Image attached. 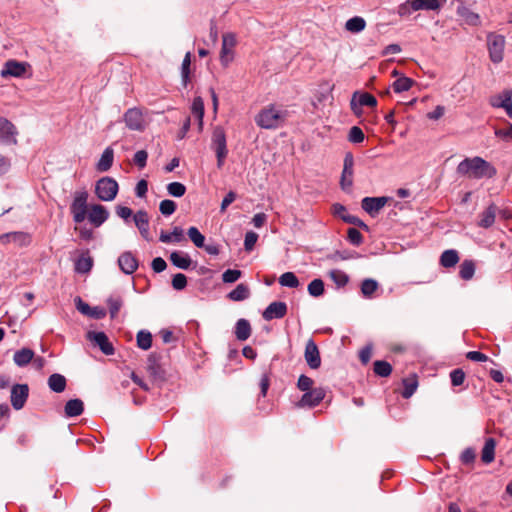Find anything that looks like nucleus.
I'll list each match as a JSON object with an SVG mask.
<instances>
[{
  "mask_svg": "<svg viewBox=\"0 0 512 512\" xmlns=\"http://www.w3.org/2000/svg\"><path fill=\"white\" fill-rule=\"evenodd\" d=\"M413 83L414 81L409 77H400L394 81L393 89L396 93L408 91L412 87Z\"/></svg>",
  "mask_w": 512,
  "mask_h": 512,
  "instance_id": "48",
  "label": "nucleus"
},
{
  "mask_svg": "<svg viewBox=\"0 0 512 512\" xmlns=\"http://www.w3.org/2000/svg\"><path fill=\"white\" fill-rule=\"evenodd\" d=\"M113 161H114V150L111 147H107L103 151V153L96 165V168L99 172H106L112 167Z\"/></svg>",
  "mask_w": 512,
  "mask_h": 512,
  "instance_id": "27",
  "label": "nucleus"
},
{
  "mask_svg": "<svg viewBox=\"0 0 512 512\" xmlns=\"http://www.w3.org/2000/svg\"><path fill=\"white\" fill-rule=\"evenodd\" d=\"M249 295L250 291L248 286L241 283L238 284L236 288L228 294V298L232 301H243L247 299Z\"/></svg>",
  "mask_w": 512,
  "mask_h": 512,
  "instance_id": "37",
  "label": "nucleus"
},
{
  "mask_svg": "<svg viewBox=\"0 0 512 512\" xmlns=\"http://www.w3.org/2000/svg\"><path fill=\"white\" fill-rule=\"evenodd\" d=\"M353 166L354 157L352 153H347L344 158L343 171L341 175V188L344 191H350L353 184Z\"/></svg>",
  "mask_w": 512,
  "mask_h": 512,
  "instance_id": "11",
  "label": "nucleus"
},
{
  "mask_svg": "<svg viewBox=\"0 0 512 512\" xmlns=\"http://www.w3.org/2000/svg\"><path fill=\"white\" fill-rule=\"evenodd\" d=\"M387 197H365L362 199L361 206L371 216H375L387 203Z\"/></svg>",
  "mask_w": 512,
  "mask_h": 512,
  "instance_id": "17",
  "label": "nucleus"
},
{
  "mask_svg": "<svg viewBox=\"0 0 512 512\" xmlns=\"http://www.w3.org/2000/svg\"><path fill=\"white\" fill-rule=\"evenodd\" d=\"M187 285V277L182 273H177L173 276L172 287L175 290H182Z\"/></svg>",
  "mask_w": 512,
  "mask_h": 512,
  "instance_id": "58",
  "label": "nucleus"
},
{
  "mask_svg": "<svg viewBox=\"0 0 512 512\" xmlns=\"http://www.w3.org/2000/svg\"><path fill=\"white\" fill-rule=\"evenodd\" d=\"M377 99L370 93L355 92L352 96L350 106L353 113L360 116L362 113V106L375 107Z\"/></svg>",
  "mask_w": 512,
  "mask_h": 512,
  "instance_id": "8",
  "label": "nucleus"
},
{
  "mask_svg": "<svg viewBox=\"0 0 512 512\" xmlns=\"http://www.w3.org/2000/svg\"><path fill=\"white\" fill-rule=\"evenodd\" d=\"M191 53L187 52L181 65V77L183 86L186 87L190 81Z\"/></svg>",
  "mask_w": 512,
  "mask_h": 512,
  "instance_id": "42",
  "label": "nucleus"
},
{
  "mask_svg": "<svg viewBox=\"0 0 512 512\" xmlns=\"http://www.w3.org/2000/svg\"><path fill=\"white\" fill-rule=\"evenodd\" d=\"M167 191L173 197H182L186 192V187L180 182H171L167 185Z\"/></svg>",
  "mask_w": 512,
  "mask_h": 512,
  "instance_id": "51",
  "label": "nucleus"
},
{
  "mask_svg": "<svg viewBox=\"0 0 512 512\" xmlns=\"http://www.w3.org/2000/svg\"><path fill=\"white\" fill-rule=\"evenodd\" d=\"M418 387V381L416 375L403 379V391L402 396L404 398H410Z\"/></svg>",
  "mask_w": 512,
  "mask_h": 512,
  "instance_id": "38",
  "label": "nucleus"
},
{
  "mask_svg": "<svg viewBox=\"0 0 512 512\" xmlns=\"http://www.w3.org/2000/svg\"><path fill=\"white\" fill-rule=\"evenodd\" d=\"M251 335V326L248 320L239 319L235 325V336L239 341L247 340Z\"/></svg>",
  "mask_w": 512,
  "mask_h": 512,
  "instance_id": "32",
  "label": "nucleus"
},
{
  "mask_svg": "<svg viewBox=\"0 0 512 512\" xmlns=\"http://www.w3.org/2000/svg\"><path fill=\"white\" fill-rule=\"evenodd\" d=\"M241 271L237 269H228L222 274L224 283L236 282L241 277Z\"/></svg>",
  "mask_w": 512,
  "mask_h": 512,
  "instance_id": "56",
  "label": "nucleus"
},
{
  "mask_svg": "<svg viewBox=\"0 0 512 512\" xmlns=\"http://www.w3.org/2000/svg\"><path fill=\"white\" fill-rule=\"evenodd\" d=\"M457 173L471 179H482L494 177L497 170L488 161L475 156L461 161L457 167Z\"/></svg>",
  "mask_w": 512,
  "mask_h": 512,
  "instance_id": "1",
  "label": "nucleus"
},
{
  "mask_svg": "<svg viewBox=\"0 0 512 512\" xmlns=\"http://www.w3.org/2000/svg\"><path fill=\"white\" fill-rule=\"evenodd\" d=\"M456 14L458 16V21L462 25L479 26L481 24L480 16L471 11L462 2H458Z\"/></svg>",
  "mask_w": 512,
  "mask_h": 512,
  "instance_id": "12",
  "label": "nucleus"
},
{
  "mask_svg": "<svg viewBox=\"0 0 512 512\" xmlns=\"http://www.w3.org/2000/svg\"><path fill=\"white\" fill-rule=\"evenodd\" d=\"M177 205L173 200L165 199L160 202L159 210L162 215L170 216L176 211Z\"/></svg>",
  "mask_w": 512,
  "mask_h": 512,
  "instance_id": "50",
  "label": "nucleus"
},
{
  "mask_svg": "<svg viewBox=\"0 0 512 512\" xmlns=\"http://www.w3.org/2000/svg\"><path fill=\"white\" fill-rule=\"evenodd\" d=\"M236 45L235 35L226 33L222 37V47L220 52V61L223 66H228L233 60V48Z\"/></svg>",
  "mask_w": 512,
  "mask_h": 512,
  "instance_id": "10",
  "label": "nucleus"
},
{
  "mask_svg": "<svg viewBox=\"0 0 512 512\" xmlns=\"http://www.w3.org/2000/svg\"><path fill=\"white\" fill-rule=\"evenodd\" d=\"M18 134L16 126L5 117H0V143L17 144Z\"/></svg>",
  "mask_w": 512,
  "mask_h": 512,
  "instance_id": "9",
  "label": "nucleus"
},
{
  "mask_svg": "<svg viewBox=\"0 0 512 512\" xmlns=\"http://www.w3.org/2000/svg\"><path fill=\"white\" fill-rule=\"evenodd\" d=\"M29 395L27 384H16L11 389V404L14 409L20 410L24 407Z\"/></svg>",
  "mask_w": 512,
  "mask_h": 512,
  "instance_id": "13",
  "label": "nucleus"
},
{
  "mask_svg": "<svg viewBox=\"0 0 512 512\" xmlns=\"http://www.w3.org/2000/svg\"><path fill=\"white\" fill-rule=\"evenodd\" d=\"M172 264L180 269H188L192 263L188 254L181 251H174L170 254Z\"/></svg>",
  "mask_w": 512,
  "mask_h": 512,
  "instance_id": "29",
  "label": "nucleus"
},
{
  "mask_svg": "<svg viewBox=\"0 0 512 512\" xmlns=\"http://www.w3.org/2000/svg\"><path fill=\"white\" fill-rule=\"evenodd\" d=\"M87 191H76L71 204V213L76 223H82L87 215Z\"/></svg>",
  "mask_w": 512,
  "mask_h": 512,
  "instance_id": "6",
  "label": "nucleus"
},
{
  "mask_svg": "<svg viewBox=\"0 0 512 512\" xmlns=\"http://www.w3.org/2000/svg\"><path fill=\"white\" fill-rule=\"evenodd\" d=\"M27 64L16 60H8L1 71L2 77H21L26 72Z\"/></svg>",
  "mask_w": 512,
  "mask_h": 512,
  "instance_id": "23",
  "label": "nucleus"
},
{
  "mask_svg": "<svg viewBox=\"0 0 512 512\" xmlns=\"http://www.w3.org/2000/svg\"><path fill=\"white\" fill-rule=\"evenodd\" d=\"M414 6L413 0H406L404 3L400 4L397 8V13L400 17H408L412 12L417 11L416 8H412Z\"/></svg>",
  "mask_w": 512,
  "mask_h": 512,
  "instance_id": "52",
  "label": "nucleus"
},
{
  "mask_svg": "<svg viewBox=\"0 0 512 512\" xmlns=\"http://www.w3.org/2000/svg\"><path fill=\"white\" fill-rule=\"evenodd\" d=\"M118 265L123 273L130 275L137 270L138 260L130 251H126L119 256Z\"/></svg>",
  "mask_w": 512,
  "mask_h": 512,
  "instance_id": "20",
  "label": "nucleus"
},
{
  "mask_svg": "<svg viewBox=\"0 0 512 512\" xmlns=\"http://www.w3.org/2000/svg\"><path fill=\"white\" fill-rule=\"evenodd\" d=\"M108 217L109 212L104 206L100 204L93 205L88 215L89 221L96 227L102 225L108 219Z\"/></svg>",
  "mask_w": 512,
  "mask_h": 512,
  "instance_id": "24",
  "label": "nucleus"
},
{
  "mask_svg": "<svg viewBox=\"0 0 512 512\" xmlns=\"http://www.w3.org/2000/svg\"><path fill=\"white\" fill-rule=\"evenodd\" d=\"M258 240V234L253 232V231H249L246 233L245 235V239H244V248L246 251H251L256 242Z\"/></svg>",
  "mask_w": 512,
  "mask_h": 512,
  "instance_id": "59",
  "label": "nucleus"
},
{
  "mask_svg": "<svg viewBox=\"0 0 512 512\" xmlns=\"http://www.w3.org/2000/svg\"><path fill=\"white\" fill-rule=\"evenodd\" d=\"M364 138H365V135H364L362 129L359 128L358 126H353L350 129L349 135H348V140L351 143H361L364 141Z\"/></svg>",
  "mask_w": 512,
  "mask_h": 512,
  "instance_id": "53",
  "label": "nucleus"
},
{
  "mask_svg": "<svg viewBox=\"0 0 512 512\" xmlns=\"http://www.w3.org/2000/svg\"><path fill=\"white\" fill-rule=\"evenodd\" d=\"M465 380V373L462 369L458 368L450 372V382L453 386L457 387L463 384Z\"/></svg>",
  "mask_w": 512,
  "mask_h": 512,
  "instance_id": "55",
  "label": "nucleus"
},
{
  "mask_svg": "<svg viewBox=\"0 0 512 512\" xmlns=\"http://www.w3.org/2000/svg\"><path fill=\"white\" fill-rule=\"evenodd\" d=\"M498 208L495 204H490L480 215L478 226L482 228H490L496 219Z\"/></svg>",
  "mask_w": 512,
  "mask_h": 512,
  "instance_id": "25",
  "label": "nucleus"
},
{
  "mask_svg": "<svg viewBox=\"0 0 512 512\" xmlns=\"http://www.w3.org/2000/svg\"><path fill=\"white\" fill-rule=\"evenodd\" d=\"M313 383L310 377L303 374L298 378L297 387L306 393L312 390Z\"/></svg>",
  "mask_w": 512,
  "mask_h": 512,
  "instance_id": "57",
  "label": "nucleus"
},
{
  "mask_svg": "<svg viewBox=\"0 0 512 512\" xmlns=\"http://www.w3.org/2000/svg\"><path fill=\"white\" fill-rule=\"evenodd\" d=\"M329 276L337 287H344L349 281L348 275L338 269L331 270L329 272Z\"/></svg>",
  "mask_w": 512,
  "mask_h": 512,
  "instance_id": "47",
  "label": "nucleus"
},
{
  "mask_svg": "<svg viewBox=\"0 0 512 512\" xmlns=\"http://www.w3.org/2000/svg\"><path fill=\"white\" fill-rule=\"evenodd\" d=\"M308 293L312 297H320L324 294V282L322 279L317 278L312 280L307 287Z\"/></svg>",
  "mask_w": 512,
  "mask_h": 512,
  "instance_id": "43",
  "label": "nucleus"
},
{
  "mask_svg": "<svg viewBox=\"0 0 512 512\" xmlns=\"http://www.w3.org/2000/svg\"><path fill=\"white\" fill-rule=\"evenodd\" d=\"M490 104L495 108H503L509 117H512V91L505 90L491 97Z\"/></svg>",
  "mask_w": 512,
  "mask_h": 512,
  "instance_id": "14",
  "label": "nucleus"
},
{
  "mask_svg": "<svg viewBox=\"0 0 512 512\" xmlns=\"http://www.w3.org/2000/svg\"><path fill=\"white\" fill-rule=\"evenodd\" d=\"M134 223L138 228L141 236L146 241H151L152 237L149 232V216L145 210L137 211L133 216Z\"/></svg>",
  "mask_w": 512,
  "mask_h": 512,
  "instance_id": "19",
  "label": "nucleus"
},
{
  "mask_svg": "<svg viewBox=\"0 0 512 512\" xmlns=\"http://www.w3.org/2000/svg\"><path fill=\"white\" fill-rule=\"evenodd\" d=\"M148 153L145 150H139L134 154L133 162L140 169L144 168L147 163Z\"/></svg>",
  "mask_w": 512,
  "mask_h": 512,
  "instance_id": "61",
  "label": "nucleus"
},
{
  "mask_svg": "<svg viewBox=\"0 0 512 512\" xmlns=\"http://www.w3.org/2000/svg\"><path fill=\"white\" fill-rule=\"evenodd\" d=\"M325 397V390L321 387L313 388L309 392L303 394L299 401V406L301 407H315L317 406Z\"/></svg>",
  "mask_w": 512,
  "mask_h": 512,
  "instance_id": "15",
  "label": "nucleus"
},
{
  "mask_svg": "<svg viewBox=\"0 0 512 512\" xmlns=\"http://www.w3.org/2000/svg\"><path fill=\"white\" fill-rule=\"evenodd\" d=\"M107 305L111 318H115L123 305V300L120 296H110Z\"/></svg>",
  "mask_w": 512,
  "mask_h": 512,
  "instance_id": "46",
  "label": "nucleus"
},
{
  "mask_svg": "<svg viewBox=\"0 0 512 512\" xmlns=\"http://www.w3.org/2000/svg\"><path fill=\"white\" fill-rule=\"evenodd\" d=\"M288 112L276 105H268L255 116V123L262 129L275 130L284 125Z\"/></svg>",
  "mask_w": 512,
  "mask_h": 512,
  "instance_id": "2",
  "label": "nucleus"
},
{
  "mask_svg": "<svg viewBox=\"0 0 512 512\" xmlns=\"http://www.w3.org/2000/svg\"><path fill=\"white\" fill-rule=\"evenodd\" d=\"M151 267L156 273L164 271L167 267L165 260L161 257H156L152 260Z\"/></svg>",
  "mask_w": 512,
  "mask_h": 512,
  "instance_id": "62",
  "label": "nucleus"
},
{
  "mask_svg": "<svg viewBox=\"0 0 512 512\" xmlns=\"http://www.w3.org/2000/svg\"><path fill=\"white\" fill-rule=\"evenodd\" d=\"M116 214L123 220L127 221L132 216L133 211L129 207L119 205L116 207Z\"/></svg>",
  "mask_w": 512,
  "mask_h": 512,
  "instance_id": "64",
  "label": "nucleus"
},
{
  "mask_svg": "<svg viewBox=\"0 0 512 512\" xmlns=\"http://www.w3.org/2000/svg\"><path fill=\"white\" fill-rule=\"evenodd\" d=\"M119 185L111 177H102L96 182L95 193L102 201H112L117 196Z\"/></svg>",
  "mask_w": 512,
  "mask_h": 512,
  "instance_id": "5",
  "label": "nucleus"
},
{
  "mask_svg": "<svg viewBox=\"0 0 512 512\" xmlns=\"http://www.w3.org/2000/svg\"><path fill=\"white\" fill-rule=\"evenodd\" d=\"M347 238L354 246H359L363 242V236L356 228H349L347 230Z\"/></svg>",
  "mask_w": 512,
  "mask_h": 512,
  "instance_id": "54",
  "label": "nucleus"
},
{
  "mask_svg": "<svg viewBox=\"0 0 512 512\" xmlns=\"http://www.w3.org/2000/svg\"><path fill=\"white\" fill-rule=\"evenodd\" d=\"M476 266L473 260H464L459 266V277L469 281L475 274Z\"/></svg>",
  "mask_w": 512,
  "mask_h": 512,
  "instance_id": "36",
  "label": "nucleus"
},
{
  "mask_svg": "<svg viewBox=\"0 0 512 512\" xmlns=\"http://www.w3.org/2000/svg\"><path fill=\"white\" fill-rule=\"evenodd\" d=\"M496 442L493 438H487L481 452V460L485 464L494 461Z\"/></svg>",
  "mask_w": 512,
  "mask_h": 512,
  "instance_id": "30",
  "label": "nucleus"
},
{
  "mask_svg": "<svg viewBox=\"0 0 512 512\" xmlns=\"http://www.w3.org/2000/svg\"><path fill=\"white\" fill-rule=\"evenodd\" d=\"M187 234L196 247H204L205 237L200 233V231L196 227H190L187 231Z\"/></svg>",
  "mask_w": 512,
  "mask_h": 512,
  "instance_id": "49",
  "label": "nucleus"
},
{
  "mask_svg": "<svg viewBox=\"0 0 512 512\" xmlns=\"http://www.w3.org/2000/svg\"><path fill=\"white\" fill-rule=\"evenodd\" d=\"M414 6L412 8H416L419 10L426 11H436L444 6L446 0H413Z\"/></svg>",
  "mask_w": 512,
  "mask_h": 512,
  "instance_id": "28",
  "label": "nucleus"
},
{
  "mask_svg": "<svg viewBox=\"0 0 512 512\" xmlns=\"http://www.w3.org/2000/svg\"><path fill=\"white\" fill-rule=\"evenodd\" d=\"M124 122L128 129L133 131H144L147 122L140 108H130L124 114Z\"/></svg>",
  "mask_w": 512,
  "mask_h": 512,
  "instance_id": "7",
  "label": "nucleus"
},
{
  "mask_svg": "<svg viewBox=\"0 0 512 512\" xmlns=\"http://www.w3.org/2000/svg\"><path fill=\"white\" fill-rule=\"evenodd\" d=\"M287 313V305L281 301H275L268 305L263 312V318L267 321L283 318Z\"/></svg>",
  "mask_w": 512,
  "mask_h": 512,
  "instance_id": "21",
  "label": "nucleus"
},
{
  "mask_svg": "<svg viewBox=\"0 0 512 512\" xmlns=\"http://www.w3.org/2000/svg\"><path fill=\"white\" fill-rule=\"evenodd\" d=\"M366 27V21L363 17L360 16H354L350 19H348L345 23V29L350 33H360L362 32Z\"/></svg>",
  "mask_w": 512,
  "mask_h": 512,
  "instance_id": "33",
  "label": "nucleus"
},
{
  "mask_svg": "<svg viewBox=\"0 0 512 512\" xmlns=\"http://www.w3.org/2000/svg\"><path fill=\"white\" fill-rule=\"evenodd\" d=\"M373 366L374 373L380 377H388L392 372V366L387 361L377 360Z\"/></svg>",
  "mask_w": 512,
  "mask_h": 512,
  "instance_id": "44",
  "label": "nucleus"
},
{
  "mask_svg": "<svg viewBox=\"0 0 512 512\" xmlns=\"http://www.w3.org/2000/svg\"><path fill=\"white\" fill-rule=\"evenodd\" d=\"M378 288L379 284L374 279H364L361 283V293L365 298H372Z\"/></svg>",
  "mask_w": 512,
  "mask_h": 512,
  "instance_id": "39",
  "label": "nucleus"
},
{
  "mask_svg": "<svg viewBox=\"0 0 512 512\" xmlns=\"http://www.w3.org/2000/svg\"><path fill=\"white\" fill-rule=\"evenodd\" d=\"M495 135L504 141H512V124H508L504 128L496 129Z\"/></svg>",
  "mask_w": 512,
  "mask_h": 512,
  "instance_id": "60",
  "label": "nucleus"
},
{
  "mask_svg": "<svg viewBox=\"0 0 512 512\" xmlns=\"http://www.w3.org/2000/svg\"><path fill=\"white\" fill-rule=\"evenodd\" d=\"M84 404L80 399H71L67 401L64 407L67 417H77L83 413Z\"/></svg>",
  "mask_w": 512,
  "mask_h": 512,
  "instance_id": "31",
  "label": "nucleus"
},
{
  "mask_svg": "<svg viewBox=\"0 0 512 512\" xmlns=\"http://www.w3.org/2000/svg\"><path fill=\"white\" fill-rule=\"evenodd\" d=\"M486 42L490 60L494 64L502 62L506 44L505 37L495 32H489L487 34Z\"/></svg>",
  "mask_w": 512,
  "mask_h": 512,
  "instance_id": "4",
  "label": "nucleus"
},
{
  "mask_svg": "<svg viewBox=\"0 0 512 512\" xmlns=\"http://www.w3.org/2000/svg\"><path fill=\"white\" fill-rule=\"evenodd\" d=\"M304 357L308 366L311 369H318L320 367L321 358L319 349L312 339L308 340V342L306 343Z\"/></svg>",
  "mask_w": 512,
  "mask_h": 512,
  "instance_id": "16",
  "label": "nucleus"
},
{
  "mask_svg": "<svg viewBox=\"0 0 512 512\" xmlns=\"http://www.w3.org/2000/svg\"><path fill=\"white\" fill-rule=\"evenodd\" d=\"M88 339L94 342L105 355L114 354V347L104 332H88Z\"/></svg>",
  "mask_w": 512,
  "mask_h": 512,
  "instance_id": "18",
  "label": "nucleus"
},
{
  "mask_svg": "<svg viewBox=\"0 0 512 512\" xmlns=\"http://www.w3.org/2000/svg\"><path fill=\"white\" fill-rule=\"evenodd\" d=\"M460 459H461L462 463H464V464H471V463H473L474 460H475V452H474V450L471 449V448L465 449L462 452V454L460 456Z\"/></svg>",
  "mask_w": 512,
  "mask_h": 512,
  "instance_id": "63",
  "label": "nucleus"
},
{
  "mask_svg": "<svg viewBox=\"0 0 512 512\" xmlns=\"http://www.w3.org/2000/svg\"><path fill=\"white\" fill-rule=\"evenodd\" d=\"M48 386L53 392L61 393L66 388V378L61 374L54 373L48 378Z\"/></svg>",
  "mask_w": 512,
  "mask_h": 512,
  "instance_id": "35",
  "label": "nucleus"
},
{
  "mask_svg": "<svg viewBox=\"0 0 512 512\" xmlns=\"http://www.w3.org/2000/svg\"><path fill=\"white\" fill-rule=\"evenodd\" d=\"M191 112L198 120L199 130H202L204 117V101L200 96H197L193 99Z\"/></svg>",
  "mask_w": 512,
  "mask_h": 512,
  "instance_id": "34",
  "label": "nucleus"
},
{
  "mask_svg": "<svg viewBox=\"0 0 512 512\" xmlns=\"http://www.w3.org/2000/svg\"><path fill=\"white\" fill-rule=\"evenodd\" d=\"M31 235L26 232H10L0 236V241L14 243L19 247H26L31 243Z\"/></svg>",
  "mask_w": 512,
  "mask_h": 512,
  "instance_id": "22",
  "label": "nucleus"
},
{
  "mask_svg": "<svg viewBox=\"0 0 512 512\" xmlns=\"http://www.w3.org/2000/svg\"><path fill=\"white\" fill-rule=\"evenodd\" d=\"M279 284L283 287L297 288L300 282L293 272H285L279 277Z\"/></svg>",
  "mask_w": 512,
  "mask_h": 512,
  "instance_id": "41",
  "label": "nucleus"
},
{
  "mask_svg": "<svg viewBox=\"0 0 512 512\" xmlns=\"http://www.w3.org/2000/svg\"><path fill=\"white\" fill-rule=\"evenodd\" d=\"M137 345L142 350H148L152 346V334L141 330L137 334Z\"/></svg>",
  "mask_w": 512,
  "mask_h": 512,
  "instance_id": "45",
  "label": "nucleus"
},
{
  "mask_svg": "<svg viewBox=\"0 0 512 512\" xmlns=\"http://www.w3.org/2000/svg\"><path fill=\"white\" fill-rule=\"evenodd\" d=\"M34 355L33 350L22 348L14 353L13 361L18 367H25L34 359Z\"/></svg>",
  "mask_w": 512,
  "mask_h": 512,
  "instance_id": "26",
  "label": "nucleus"
},
{
  "mask_svg": "<svg viewBox=\"0 0 512 512\" xmlns=\"http://www.w3.org/2000/svg\"><path fill=\"white\" fill-rule=\"evenodd\" d=\"M93 266V260L88 255V252L86 255H82L79 257L75 262V271L78 273H87L92 269Z\"/></svg>",
  "mask_w": 512,
  "mask_h": 512,
  "instance_id": "40",
  "label": "nucleus"
},
{
  "mask_svg": "<svg viewBox=\"0 0 512 512\" xmlns=\"http://www.w3.org/2000/svg\"><path fill=\"white\" fill-rule=\"evenodd\" d=\"M211 148L216 154L217 167L221 169L228 155L226 133L222 126L214 127L211 136Z\"/></svg>",
  "mask_w": 512,
  "mask_h": 512,
  "instance_id": "3",
  "label": "nucleus"
}]
</instances>
